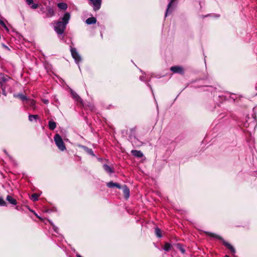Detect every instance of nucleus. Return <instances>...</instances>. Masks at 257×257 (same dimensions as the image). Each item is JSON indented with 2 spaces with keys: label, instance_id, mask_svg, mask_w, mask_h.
<instances>
[{
  "label": "nucleus",
  "instance_id": "27",
  "mask_svg": "<svg viewBox=\"0 0 257 257\" xmlns=\"http://www.w3.org/2000/svg\"><path fill=\"white\" fill-rule=\"evenodd\" d=\"M27 3L28 5H30L31 4H32L33 3V0H27Z\"/></svg>",
  "mask_w": 257,
  "mask_h": 257
},
{
  "label": "nucleus",
  "instance_id": "26",
  "mask_svg": "<svg viewBox=\"0 0 257 257\" xmlns=\"http://www.w3.org/2000/svg\"><path fill=\"white\" fill-rule=\"evenodd\" d=\"M27 101L30 105H33L34 104V101L32 100H27Z\"/></svg>",
  "mask_w": 257,
  "mask_h": 257
},
{
  "label": "nucleus",
  "instance_id": "12",
  "mask_svg": "<svg viewBox=\"0 0 257 257\" xmlns=\"http://www.w3.org/2000/svg\"><path fill=\"white\" fill-rule=\"evenodd\" d=\"M71 95L73 98H74L77 101H81V98L74 91L71 90Z\"/></svg>",
  "mask_w": 257,
  "mask_h": 257
},
{
  "label": "nucleus",
  "instance_id": "31",
  "mask_svg": "<svg viewBox=\"0 0 257 257\" xmlns=\"http://www.w3.org/2000/svg\"><path fill=\"white\" fill-rule=\"evenodd\" d=\"M44 102H45V103H48V100H44Z\"/></svg>",
  "mask_w": 257,
  "mask_h": 257
},
{
  "label": "nucleus",
  "instance_id": "20",
  "mask_svg": "<svg viewBox=\"0 0 257 257\" xmlns=\"http://www.w3.org/2000/svg\"><path fill=\"white\" fill-rule=\"evenodd\" d=\"M155 233L158 237H161V230L158 228L155 229Z\"/></svg>",
  "mask_w": 257,
  "mask_h": 257
},
{
  "label": "nucleus",
  "instance_id": "29",
  "mask_svg": "<svg viewBox=\"0 0 257 257\" xmlns=\"http://www.w3.org/2000/svg\"><path fill=\"white\" fill-rule=\"evenodd\" d=\"M32 7L33 8H34V9H36V8L38 7V6H37V5H33L32 6Z\"/></svg>",
  "mask_w": 257,
  "mask_h": 257
},
{
  "label": "nucleus",
  "instance_id": "13",
  "mask_svg": "<svg viewBox=\"0 0 257 257\" xmlns=\"http://www.w3.org/2000/svg\"><path fill=\"white\" fill-rule=\"evenodd\" d=\"M55 14L54 11L51 8H48L47 13V17H51Z\"/></svg>",
  "mask_w": 257,
  "mask_h": 257
},
{
  "label": "nucleus",
  "instance_id": "17",
  "mask_svg": "<svg viewBox=\"0 0 257 257\" xmlns=\"http://www.w3.org/2000/svg\"><path fill=\"white\" fill-rule=\"evenodd\" d=\"M15 96L19 97L20 99H21L23 101H24V100L27 101V97L25 95H24L22 94H19L17 95H15Z\"/></svg>",
  "mask_w": 257,
  "mask_h": 257
},
{
  "label": "nucleus",
  "instance_id": "28",
  "mask_svg": "<svg viewBox=\"0 0 257 257\" xmlns=\"http://www.w3.org/2000/svg\"><path fill=\"white\" fill-rule=\"evenodd\" d=\"M179 248L182 253L185 252V250L181 246H179Z\"/></svg>",
  "mask_w": 257,
  "mask_h": 257
},
{
  "label": "nucleus",
  "instance_id": "24",
  "mask_svg": "<svg viewBox=\"0 0 257 257\" xmlns=\"http://www.w3.org/2000/svg\"><path fill=\"white\" fill-rule=\"evenodd\" d=\"M170 248L171 245L169 243H166L164 247V249L167 251L169 250L170 249Z\"/></svg>",
  "mask_w": 257,
  "mask_h": 257
},
{
  "label": "nucleus",
  "instance_id": "9",
  "mask_svg": "<svg viewBox=\"0 0 257 257\" xmlns=\"http://www.w3.org/2000/svg\"><path fill=\"white\" fill-rule=\"evenodd\" d=\"M96 22V20L94 17L89 18L86 20V23L88 25L95 24Z\"/></svg>",
  "mask_w": 257,
  "mask_h": 257
},
{
  "label": "nucleus",
  "instance_id": "15",
  "mask_svg": "<svg viewBox=\"0 0 257 257\" xmlns=\"http://www.w3.org/2000/svg\"><path fill=\"white\" fill-rule=\"evenodd\" d=\"M107 185L108 187H116L117 188H120V186L119 184L117 183H113L112 182H110L107 184Z\"/></svg>",
  "mask_w": 257,
  "mask_h": 257
},
{
  "label": "nucleus",
  "instance_id": "30",
  "mask_svg": "<svg viewBox=\"0 0 257 257\" xmlns=\"http://www.w3.org/2000/svg\"><path fill=\"white\" fill-rule=\"evenodd\" d=\"M88 153L90 154L93 155V152H92V150H89Z\"/></svg>",
  "mask_w": 257,
  "mask_h": 257
},
{
  "label": "nucleus",
  "instance_id": "5",
  "mask_svg": "<svg viewBox=\"0 0 257 257\" xmlns=\"http://www.w3.org/2000/svg\"><path fill=\"white\" fill-rule=\"evenodd\" d=\"M170 70L174 73H183L184 72L183 69L182 67L176 66L171 67Z\"/></svg>",
  "mask_w": 257,
  "mask_h": 257
},
{
  "label": "nucleus",
  "instance_id": "10",
  "mask_svg": "<svg viewBox=\"0 0 257 257\" xmlns=\"http://www.w3.org/2000/svg\"><path fill=\"white\" fill-rule=\"evenodd\" d=\"M58 8L63 10H66L67 9V5L66 3H61L57 5Z\"/></svg>",
  "mask_w": 257,
  "mask_h": 257
},
{
  "label": "nucleus",
  "instance_id": "21",
  "mask_svg": "<svg viewBox=\"0 0 257 257\" xmlns=\"http://www.w3.org/2000/svg\"><path fill=\"white\" fill-rule=\"evenodd\" d=\"M175 0H171L170 2L169 3V4H168V9L167 10V12H166V15H167V14L169 12V9H170L171 7L172 6V4H173V2Z\"/></svg>",
  "mask_w": 257,
  "mask_h": 257
},
{
  "label": "nucleus",
  "instance_id": "19",
  "mask_svg": "<svg viewBox=\"0 0 257 257\" xmlns=\"http://www.w3.org/2000/svg\"><path fill=\"white\" fill-rule=\"evenodd\" d=\"M207 234H208V235H209L210 236L214 237H216V238H217L218 239L222 240V238L220 236H218L217 235H216V234H214L213 233L208 232V233H207Z\"/></svg>",
  "mask_w": 257,
  "mask_h": 257
},
{
  "label": "nucleus",
  "instance_id": "32",
  "mask_svg": "<svg viewBox=\"0 0 257 257\" xmlns=\"http://www.w3.org/2000/svg\"><path fill=\"white\" fill-rule=\"evenodd\" d=\"M77 257H82L79 254H77Z\"/></svg>",
  "mask_w": 257,
  "mask_h": 257
},
{
  "label": "nucleus",
  "instance_id": "33",
  "mask_svg": "<svg viewBox=\"0 0 257 257\" xmlns=\"http://www.w3.org/2000/svg\"><path fill=\"white\" fill-rule=\"evenodd\" d=\"M225 257H229L228 255H226Z\"/></svg>",
  "mask_w": 257,
  "mask_h": 257
},
{
  "label": "nucleus",
  "instance_id": "1",
  "mask_svg": "<svg viewBox=\"0 0 257 257\" xmlns=\"http://www.w3.org/2000/svg\"><path fill=\"white\" fill-rule=\"evenodd\" d=\"M70 18V15L68 13L64 14L62 19V21H58L55 26V30L58 34H62L66 26L68 24V21Z\"/></svg>",
  "mask_w": 257,
  "mask_h": 257
},
{
  "label": "nucleus",
  "instance_id": "8",
  "mask_svg": "<svg viewBox=\"0 0 257 257\" xmlns=\"http://www.w3.org/2000/svg\"><path fill=\"white\" fill-rule=\"evenodd\" d=\"M132 153L133 155L138 157L141 158L143 156V154L140 151L133 150L132 151Z\"/></svg>",
  "mask_w": 257,
  "mask_h": 257
},
{
  "label": "nucleus",
  "instance_id": "2",
  "mask_svg": "<svg viewBox=\"0 0 257 257\" xmlns=\"http://www.w3.org/2000/svg\"><path fill=\"white\" fill-rule=\"evenodd\" d=\"M54 140L56 146L60 150L63 151L66 150L64 142L60 135L58 134L56 135L54 138Z\"/></svg>",
  "mask_w": 257,
  "mask_h": 257
},
{
  "label": "nucleus",
  "instance_id": "6",
  "mask_svg": "<svg viewBox=\"0 0 257 257\" xmlns=\"http://www.w3.org/2000/svg\"><path fill=\"white\" fill-rule=\"evenodd\" d=\"M123 195L126 199L128 198L130 196V190L125 186L122 187Z\"/></svg>",
  "mask_w": 257,
  "mask_h": 257
},
{
  "label": "nucleus",
  "instance_id": "18",
  "mask_svg": "<svg viewBox=\"0 0 257 257\" xmlns=\"http://www.w3.org/2000/svg\"><path fill=\"white\" fill-rule=\"evenodd\" d=\"M38 118L37 115H30L29 116V119L30 121H32L34 120H36Z\"/></svg>",
  "mask_w": 257,
  "mask_h": 257
},
{
  "label": "nucleus",
  "instance_id": "11",
  "mask_svg": "<svg viewBox=\"0 0 257 257\" xmlns=\"http://www.w3.org/2000/svg\"><path fill=\"white\" fill-rule=\"evenodd\" d=\"M7 200L11 204L15 205L17 203L16 200L13 198L12 196L8 195L7 197Z\"/></svg>",
  "mask_w": 257,
  "mask_h": 257
},
{
  "label": "nucleus",
  "instance_id": "3",
  "mask_svg": "<svg viewBox=\"0 0 257 257\" xmlns=\"http://www.w3.org/2000/svg\"><path fill=\"white\" fill-rule=\"evenodd\" d=\"M71 52L73 58L75 59L77 63L79 62L81 60V57L77 52L76 49L71 48Z\"/></svg>",
  "mask_w": 257,
  "mask_h": 257
},
{
  "label": "nucleus",
  "instance_id": "14",
  "mask_svg": "<svg viewBox=\"0 0 257 257\" xmlns=\"http://www.w3.org/2000/svg\"><path fill=\"white\" fill-rule=\"evenodd\" d=\"M56 124L54 121H50L49 122V127L50 129L53 130L56 128Z\"/></svg>",
  "mask_w": 257,
  "mask_h": 257
},
{
  "label": "nucleus",
  "instance_id": "16",
  "mask_svg": "<svg viewBox=\"0 0 257 257\" xmlns=\"http://www.w3.org/2000/svg\"><path fill=\"white\" fill-rule=\"evenodd\" d=\"M103 168L105 170V171H106L108 173H111L113 172L112 169L107 165H104L103 166Z\"/></svg>",
  "mask_w": 257,
  "mask_h": 257
},
{
  "label": "nucleus",
  "instance_id": "25",
  "mask_svg": "<svg viewBox=\"0 0 257 257\" xmlns=\"http://www.w3.org/2000/svg\"><path fill=\"white\" fill-rule=\"evenodd\" d=\"M5 205H6L5 201L3 199L0 198V205L4 206Z\"/></svg>",
  "mask_w": 257,
  "mask_h": 257
},
{
  "label": "nucleus",
  "instance_id": "4",
  "mask_svg": "<svg viewBox=\"0 0 257 257\" xmlns=\"http://www.w3.org/2000/svg\"><path fill=\"white\" fill-rule=\"evenodd\" d=\"M91 2L92 4L94 7V9L95 11L98 10L100 9L101 4V0H89Z\"/></svg>",
  "mask_w": 257,
  "mask_h": 257
},
{
  "label": "nucleus",
  "instance_id": "23",
  "mask_svg": "<svg viewBox=\"0 0 257 257\" xmlns=\"http://www.w3.org/2000/svg\"><path fill=\"white\" fill-rule=\"evenodd\" d=\"M0 25H1L7 31H9L8 27L5 25V23L0 20Z\"/></svg>",
  "mask_w": 257,
  "mask_h": 257
},
{
  "label": "nucleus",
  "instance_id": "22",
  "mask_svg": "<svg viewBox=\"0 0 257 257\" xmlns=\"http://www.w3.org/2000/svg\"><path fill=\"white\" fill-rule=\"evenodd\" d=\"M39 195L37 194H34L32 195L31 198L33 200V201H36L38 200Z\"/></svg>",
  "mask_w": 257,
  "mask_h": 257
},
{
  "label": "nucleus",
  "instance_id": "7",
  "mask_svg": "<svg viewBox=\"0 0 257 257\" xmlns=\"http://www.w3.org/2000/svg\"><path fill=\"white\" fill-rule=\"evenodd\" d=\"M223 243L232 253H235V249L230 243L224 240H223Z\"/></svg>",
  "mask_w": 257,
  "mask_h": 257
}]
</instances>
